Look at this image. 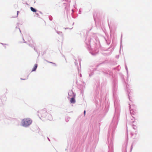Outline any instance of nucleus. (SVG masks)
I'll list each match as a JSON object with an SVG mask.
<instances>
[{
    "label": "nucleus",
    "instance_id": "f257e3e1",
    "mask_svg": "<svg viewBox=\"0 0 152 152\" xmlns=\"http://www.w3.org/2000/svg\"><path fill=\"white\" fill-rule=\"evenodd\" d=\"M31 119L28 118H26L22 120L21 124L23 126L26 127L29 126L32 123Z\"/></svg>",
    "mask_w": 152,
    "mask_h": 152
},
{
    "label": "nucleus",
    "instance_id": "f03ea898",
    "mask_svg": "<svg viewBox=\"0 0 152 152\" xmlns=\"http://www.w3.org/2000/svg\"><path fill=\"white\" fill-rule=\"evenodd\" d=\"M46 111H42L39 114V116L41 117H45L46 116Z\"/></svg>",
    "mask_w": 152,
    "mask_h": 152
},
{
    "label": "nucleus",
    "instance_id": "7ed1b4c3",
    "mask_svg": "<svg viewBox=\"0 0 152 152\" xmlns=\"http://www.w3.org/2000/svg\"><path fill=\"white\" fill-rule=\"evenodd\" d=\"M37 67V64H35L34 66L33 69H32L31 71L33 72V71H35L36 70Z\"/></svg>",
    "mask_w": 152,
    "mask_h": 152
},
{
    "label": "nucleus",
    "instance_id": "20e7f679",
    "mask_svg": "<svg viewBox=\"0 0 152 152\" xmlns=\"http://www.w3.org/2000/svg\"><path fill=\"white\" fill-rule=\"evenodd\" d=\"M70 102L71 103H74L75 102V100L74 98H71L70 100Z\"/></svg>",
    "mask_w": 152,
    "mask_h": 152
},
{
    "label": "nucleus",
    "instance_id": "39448f33",
    "mask_svg": "<svg viewBox=\"0 0 152 152\" xmlns=\"http://www.w3.org/2000/svg\"><path fill=\"white\" fill-rule=\"evenodd\" d=\"M30 9L31 11L33 12H35L37 11V10L33 8V7H30Z\"/></svg>",
    "mask_w": 152,
    "mask_h": 152
},
{
    "label": "nucleus",
    "instance_id": "423d86ee",
    "mask_svg": "<svg viewBox=\"0 0 152 152\" xmlns=\"http://www.w3.org/2000/svg\"><path fill=\"white\" fill-rule=\"evenodd\" d=\"M48 63H50L53 64H55V65H56V64L55 63H53V62H49V61H48Z\"/></svg>",
    "mask_w": 152,
    "mask_h": 152
},
{
    "label": "nucleus",
    "instance_id": "0eeeda50",
    "mask_svg": "<svg viewBox=\"0 0 152 152\" xmlns=\"http://www.w3.org/2000/svg\"><path fill=\"white\" fill-rule=\"evenodd\" d=\"M85 113H86V111H85H85H84V114H85Z\"/></svg>",
    "mask_w": 152,
    "mask_h": 152
}]
</instances>
